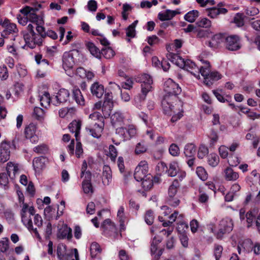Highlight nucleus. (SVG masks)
Listing matches in <instances>:
<instances>
[{
  "label": "nucleus",
  "instance_id": "nucleus-1",
  "mask_svg": "<svg viewBox=\"0 0 260 260\" xmlns=\"http://www.w3.org/2000/svg\"><path fill=\"white\" fill-rule=\"evenodd\" d=\"M165 95L161 102V105L165 114L172 115L174 114L171 121H177L183 116L182 103L178 101L177 95L181 92V88L170 78L164 83Z\"/></svg>",
  "mask_w": 260,
  "mask_h": 260
},
{
  "label": "nucleus",
  "instance_id": "nucleus-2",
  "mask_svg": "<svg viewBox=\"0 0 260 260\" xmlns=\"http://www.w3.org/2000/svg\"><path fill=\"white\" fill-rule=\"evenodd\" d=\"M37 11V9L25 6L19 11L22 15H18L17 18L18 23L23 26L26 25L28 21L35 23L37 34L43 40L46 37L45 28L43 26L44 21L42 17L36 14Z\"/></svg>",
  "mask_w": 260,
  "mask_h": 260
},
{
  "label": "nucleus",
  "instance_id": "nucleus-3",
  "mask_svg": "<svg viewBox=\"0 0 260 260\" xmlns=\"http://www.w3.org/2000/svg\"><path fill=\"white\" fill-rule=\"evenodd\" d=\"M21 207V220L23 224L30 231L32 232L36 236L40 238V235L36 228H34L31 217H34V223L38 228L43 224V219L41 215L36 213V210L31 202H23L20 204Z\"/></svg>",
  "mask_w": 260,
  "mask_h": 260
},
{
  "label": "nucleus",
  "instance_id": "nucleus-4",
  "mask_svg": "<svg viewBox=\"0 0 260 260\" xmlns=\"http://www.w3.org/2000/svg\"><path fill=\"white\" fill-rule=\"evenodd\" d=\"M167 58L173 63L180 68L189 72L196 78H200L201 68H198L194 62L190 59L185 60L178 54L172 53H169L167 54Z\"/></svg>",
  "mask_w": 260,
  "mask_h": 260
},
{
  "label": "nucleus",
  "instance_id": "nucleus-5",
  "mask_svg": "<svg viewBox=\"0 0 260 260\" xmlns=\"http://www.w3.org/2000/svg\"><path fill=\"white\" fill-rule=\"evenodd\" d=\"M234 227V221L231 218L225 217L221 219L218 224L217 229L216 230L215 224L210 223L207 225L208 230L214 234L216 238L222 239L224 235L231 233Z\"/></svg>",
  "mask_w": 260,
  "mask_h": 260
},
{
  "label": "nucleus",
  "instance_id": "nucleus-6",
  "mask_svg": "<svg viewBox=\"0 0 260 260\" xmlns=\"http://www.w3.org/2000/svg\"><path fill=\"white\" fill-rule=\"evenodd\" d=\"M22 34L26 46L34 49L42 45L43 40L35 32L32 24H29L26 29L22 31Z\"/></svg>",
  "mask_w": 260,
  "mask_h": 260
},
{
  "label": "nucleus",
  "instance_id": "nucleus-7",
  "mask_svg": "<svg viewBox=\"0 0 260 260\" xmlns=\"http://www.w3.org/2000/svg\"><path fill=\"white\" fill-rule=\"evenodd\" d=\"M201 61H202V60ZM203 62L205 66L201 67L200 73L204 77V82L206 85L210 86L214 82L221 79L222 76L219 72L213 71L209 73L210 65L208 61L203 60Z\"/></svg>",
  "mask_w": 260,
  "mask_h": 260
},
{
  "label": "nucleus",
  "instance_id": "nucleus-8",
  "mask_svg": "<svg viewBox=\"0 0 260 260\" xmlns=\"http://www.w3.org/2000/svg\"><path fill=\"white\" fill-rule=\"evenodd\" d=\"M78 53V50L75 49L66 52L62 55V67L69 76H72L74 74L72 70L75 62L74 56Z\"/></svg>",
  "mask_w": 260,
  "mask_h": 260
},
{
  "label": "nucleus",
  "instance_id": "nucleus-9",
  "mask_svg": "<svg viewBox=\"0 0 260 260\" xmlns=\"http://www.w3.org/2000/svg\"><path fill=\"white\" fill-rule=\"evenodd\" d=\"M57 255L59 260H69L73 257L75 259L72 260H79V255L77 249L73 248L68 250L67 246L63 244H58L57 248Z\"/></svg>",
  "mask_w": 260,
  "mask_h": 260
},
{
  "label": "nucleus",
  "instance_id": "nucleus-10",
  "mask_svg": "<svg viewBox=\"0 0 260 260\" xmlns=\"http://www.w3.org/2000/svg\"><path fill=\"white\" fill-rule=\"evenodd\" d=\"M179 186L180 184L178 181L177 180H175L168 189V201L169 205L173 207H177L180 204L179 199L176 197Z\"/></svg>",
  "mask_w": 260,
  "mask_h": 260
},
{
  "label": "nucleus",
  "instance_id": "nucleus-11",
  "mask_svg": "<svg viewBox=\"0 0 260 260\" xmlns=\"http://www.w3.org/2000/svg\"><path fill=\"white\" fill-rule=\"evenodd\" d=\"M138 81L141 83V92L145 97L152 90V79L149 75L143 74L139 77Z\"/></svg>",
  "mask_w": 260,
  "mask_h": 260
},
{
  "label": "nucleus",
  "instance_id": "nucleus-12",
  "mask_svg": "<svg viewBox=\"0 0 260 260\" xmlns=\"http://www.w3.org/2000/svg\"><path fill=\"white\" fill-rule=\"evenodd\" d=\"M116 134L123 141H126L134 137L137 134V129L133 125H129L127 127H120L116 129Z\"/></svg>",
  "mask_w": 260,
  "mask_h": 260
},
{
  "label": "nucleus",
  "instance_id": "nucleus-13",
  "mask_svg": "<svg viewBox=\"0 0 260 260\" xmlns=\"http://www.w3.org/2000/svg\"><path fill=\"white\" fill-rule=\"evenodd\" d=\"M148 167L147 162L145 160L140 162L135 169L134 177L137 181H142L148 176Z\"/></svg>",
  "mask_w": 260,
  "mask_h": 260
},
{
  "label": "nucleus",
  "instance_id": "nucleus-14",
  "mask_svg": "<svg viewBox=\"0 0 260 260\" xmlns=\"http://www.w3.org/2000/svg\"><path fill=\"white\" fill-rule=\"evenodd\" d=\"M157 167L162 168L163 169L162 171L167 172L168 176L170 177L176 176L177 175V173L181 169L179 163L176 161H173L170 163L168 169L166 164L164 162L159 163Z\"/></svg>",
  "mask_w": 260,
  "mask_h": 260
},
{
  "label": "nucleus",
  "instance_id": "nucleus-15",
  "mask_svg": "<svg viewBox=\"0 0 260 260\" xmlns=\"http://www.w3.org/2000/svg\"><path fill=\"white\" fill-rule=\"evenodd\" d=\"M226 48L231 51H236L241 48L240 39L237 35H231L225 39Z\"/></svg>",
  "mask_w": 260,
  "mask_h": 260
},
{
  "label": "nucleus",
  "instance_id": "nucleus-16",
  "mask_svg": "<svg viewBox=\"0 0 260 260\" xmlns=\"http://www.w3.org/2000/svg\"><path fill=\"white\" fill-rule=\"evenodd\" d=\"M37 125L30 123L25 127L24 134L26 139H29L32 143L36 144L39 141V137L36 134Z\"/></svg>",
  "mask_w": 260,
  "mask_h": 260
},
{
  "label": "nucleus",
  "instance_id": "nucleus-17",
  "mask_svg": "<svg viewBox=\"0 0 260 260\" xmlns=\"http://www.w3.org/2000/svg\"><path fill=\"white\" fill-rule=\"evenodd\" d=\"M188 228L187 223L183 222H181L177 226V230L180 233L179 236L180 240L184 247H187L188 245V238L186 234L184 233Z\"/></svg>",
  "mask_w": 260,
  "mask_h": 260
},
{
  "label": "nucleus",
  "instance_id": "nucleus-18",
  "mask_svg": "<svg viewBox=\"0 0 260 260\" xmlns=\"http://www.w3.org/2000/svg\"><path fill=\"white\" fill-rule=\"evenodd\" d=\"M70 96L69 91L64 88L60 89L56 95L52 99V101L54 105H57L67 102Z\"/></svg>",
  "mask_w": 260,
  "mask_h": 260
},
{
  "label": "nucleus",
  "instance_id": "nucleus-19",
  "mask_svg": "<svg viewBox=\"0 0 260 260\" xmlns=\"http://www.w3.org/2000/svg\"><path fill=\"white\" fill-rule=\"evenodd\" d=\"M10 144L3 142L0 146V161L4 163L9 159Z\"/></svg>",
  "mask_w": 260,
  "mask_h": 260
},
{
  "label": "nucleus",
  "instance_id": "nucleus-20",
  "mask_svg": "<svg viewBox=\"0 0 260 260\" xmlns=\"http://www.w3.org/2000/svg\"><path fill=\"white\" fill-rule=\"evenodd\" d=\"M104 126L103 122L100 123H95L93 126L87 127L86 129L93 137L98 138L101 136Z\"/></svg>",
  "mask_w": 260,
  "mask_h": 260
},
{
  "label": "nucleus",
  "instance_id": "nucleus-21",
  "mask_svg": "<svg viewBox=\"0 0 260 260\" xmlns=\"http://www.w3.org/2000/svg\"><path fill=\"white\" fill-rule=\"evenodd\" d=\"M91 174L90 172L85 173V177L82 183V187L84 192L86 194H91L93 192V188L91 183Z\"/></svg>",
  "mask_w": 260,
  "mask_h": 260
},
{
  "label": "nucleus",
  "instance_id": "nucleus-22",
  "mask_svg": "<svg viewBox=\"0 0 260 260\" xmlns=\"http://www.w3.org/2000/svg\"><path fill=\"white\" fill-rule=\"evenodd\" d=\"M103 232L105 235L112 236L116 233V229L115 225L109 219L104 220L101 225Z\"/></svg>",
  "mask_w": 260,
  "mask_h": 260
},
{
  "label": "nucleus",
  "instance_id": "nucleus-23",
  "mask_svg": "<svg viewBox=\"0 0 260 260\" xmlns=\"http://www.w3.org/2000/svg\"><path fill=\"white\" fill-rule=\"evenodd\" d=\"M102 180L103 184L105 186L109 185L112 182V171L108 166L103 167Z\"/></svg>",
  "mask_w": 260,
  "mask_h": 260
},
{
  "label": "nucleus",
  "instance_id": "nucleus-24",
  "mask_svg": "<svg viewBox=\"0 0 260 260\" xmlns=\"http://www.w3.org/2000/svg\"><path fill=\"white\" fill-rule=\"evenodd\" d=\"M223 174L224 178L228 181H235L239 178V173L230 167L224 170Z\"/></svg>",
  "mask_w": 260,
  "mask_h": 260
},
{
  "label": "nucleus",
  "instance_id": "nucleus-25",
  "mask_svg": "<svg viewBox=\"0 0 260 260\" xmlns=\"http://www.w3.org/2000/svg\"><path fill=\"white\" fill-rule=\"evenodd\" d=\"M4 28L5 29L2 32V36L3 38H7L11 34H17L18 32V29L17 27L16 24L14 23L10 22L9 20L5 26Z\"/></svg>",
  "mask_w": 260,
  "mask_h": 260
},
{
  "label": "nucleus",
  "instance_id": "nucleus-26",
  "mask_svg": "<svg viewBox=\"0 0 260 260\" xmlns=\"http://www.w3.org/2000/svg\"><path fill=\"white\" fill-rule=\"evenodd\" d=\"M8 175L11 179H14L17 174L19 173V165L17 163L9 161L6 167Z\"/></svg>",
  "mask_w": 260,
  "mask_h": 260
},
{
  "label": "nucleus",
  "instance_id": "nucleus-27",
  "mask_svg": "<svg viewBox=\"0 0 260 260\" xmlns=\"http://www.w3.org/2000/svg\"><path fill=\"white\" fill-rule=\"evenodd\" d=\"M81 122L79 120H74L70 123L69 128L70 131L75 134L76 141L80 140V132L81 129Z\"/></svg>",
  "mask_w": 260,
  "mask_h": 260
},
{
  "label": "nucleus",
  "instance_id": "nucleus-28",
  "mask_svg": "<svg viewBox=\"0 0 260 260\" xmlns=\"http://www.w3.org/2000/svg\"><path fill=\"white\" fill-rule=\"evenodd\" d=\"M91 92L93 96L101 98L104 93V87L98 82H94L90 87Z\"/></svg>",
  "mask_w": 260,
  "mask_h": 260
},
{
  "label": "nucleus",
  "instance_id": "nucleus-29",
  "mask_svg": "<svg viewBox=\"0 0 260 260\" xmlns=\"http://www.w3.org/2000/svg\"><path fill=\"white\" fill-rule=\"evenodd\" d=\"M180 12L177 10H167L164 12H160L158 14V18L161 21L169 20L172 19Z\"/></svg>",
  "mask_w": 260,
  "mask_h": 260
},
{
  "label": "nucleus",
  "instance_id": "nucleus-30",
  "mask_svg": "<svg viewBox=\"0 0 260 260\" xmlns=\"http://www.w3.org/2000/svg\"><path fill=\"white\" fill-rule=\"evenodd\" d=\"M161 241V238L158 237H154L151 245V252L152 254H156L158 257L162 254L161 249H159L158 245Z\"/></svg>",
  "mask_w": 260,
  "mask_h": 260
},
{
  "label": "nucleus",
  "instance_id": "nucleus-31",
  "mask_svg": "<svg viewBox=\"0 0 260 260\" xmlns=\"http://www.w3.org/2000/svg\"><path fill=\"white\" fill-rule=\"evenodd\" d=\"M58 237L61 239H68L70 240L72 237V230L67 224L62 225L59 230Z\"/></svg>",
  "mask_w": 260,
  "mask_h": 260
},
{
  "label": "nucleus",
  "instance_id": "nucleus-32",
  "mask_svg": "<svg viewBox=\"0 0 260 260\" xmlns=\"http://www.w3.org/2000/svg\"><path fill=\"white\" fill-rule=\"evenodd\" d=\"M224 40V38L221 34H216L208 42V45L211 48H215L221 44Z\"/></svg>",
  "mask_w": 260,
  "mask_h": 260
},
{
  "label": "nucleus",
  "instance_id": "nucleus-33",
  "mask_svg": "<svg viewBox=\"0 0 260 260\" xmlns=\"http://www.w3.org/2000/svg\"><path fill=\"white\" fill-rule=\"evenodd\" d=\"M111 119L114 126H120L123 122V116L122 113L117 112L112 115Z\"/></svg>",
  "mask_w": 260,
  "mask_h": 260
},
{
  "label": "nucleus",
  "instance_id": "nucleus-34",
  "mask_svg": "<svg viewBox=\"0 0 260 260\" xmlns=\"http://www.w3.org/2000/svg\"><path fill=\"white\" fill-rule=\"evenodd\" d=\"M45 159L42 157H36L34 159L32 165L36 172H40L45 167Z\"/></svg>",
  "mask_w": 260,
  "mask_h": 260
},
{
  "label": "nucleus",
  "instance_id": "nucleus-35",
  "mask_svg": "<svg viewBox=\"0 0 260 260\" xmlns=\"http://www.w3.org/2000/svg\"><path fill=\"white\" fill-rule=\"evenodd\" d=\"M257 214L258 209L256 208L253 209L246 213V218L248 228H250L252 225L253 220L255 219V217Z\"/></svg>",
  "mask_w": 260,
  "mask_h": 260
},
{
  "label": "nucleus",
  "instance_id": "nucleus-36",
  "mask_svg": "<svg viewBox=\"0 0 260 260\" xmlns=\"http://www.w3.org/2000/svg\"><path fill=\"white\" fill-rule=\"evenodd\" d=\"M73 97L76 102L79 105H85V100L80 89L74 88L73 90Z\"/></svg>",
  "mask_w": 260,
  "mask_h": 260
},
{
  "label": "nucleus",
  "instance_id": "nucleus-37",
  "mask_svg": "<svg viewBox=\"0 0 260 260\" xmlns=\"http://www.w3.org/2000/svg\"><path fill=\"white\" fill-rule=\"evenodd\" d=\"M86 47L90 52L91 54L97 58L101 57V52L99 49L91 42H88L86 44Z\"/></svg>",
  "mask_w": 260,
  "mask_h": 260
},
{
  "label": "nucleus",
  "instance_id": "nucleus-38",
  "mask_svg": "<svg viewBox=\"0 0 260 260\" xmlns=\"http://www.w3.org/2000/svg\"><path fill=\"white\" fill-rule=\"evenodd\" d=\"M199 16V11L196 10H193L187 13L184 15V18L186 21L190 23H192L195 21Z\"/></svg>",
  "mask_w": 260,
  "mask_h": 260
},
{
  "label": "nucleus",
  "instance_id": "nucleus-39",
  "mask_svg": "<svg viewBox=\"0 0 260 260\" xmlns=\"http://www.w3.org/2000/svg\"><path fill=\"white\" fill-rule=\"evenodd\" d=\"M196 152V148L194 144H188L184 147V153L186 157H193Z\"/></svg>",
  "mask_w": 260,
  "mask_h": 260
},
{
  "label": "nucleus",
  "instance_id": "nucleus-40",
  "mask_svg": "<svg viewBox=\"0 0 260 260\" xmlns=\"http://www.w3.org/2000/svg\"><path fill=\"white\" fill-rule=\"evenodd\" d=\"M113 107V102H104L102 106V112L105 117L109 116Z\"/></svg>",
  "mask_w": 260,
  "mask_h": 260
},
{
  "label": "nucleus",
  "instance_id": "nucleus-41",
  "mask_svg": "<svg viewBox=\"0 0 260 260\" xmlns=\"http://www.w3.org/2000/svg\"><path fill=\"white\" fill-rule=\"evenodd\" d=\"M138 22V20L135 21L133 23L126 28V35L128 38H133L136 36L135 27Z\"/></svg>",
  "mask_w": 260,
  "mask_h": 260
},
{
  "label": "nucleus",
  "instance_id": "nucleus-42",
  "mask_svg": "<svg viewBox=\"0 0 260 260\" xmlns=\"http://www.w3.org/2000/svg\"><path fill=\"white\" fill-rule=\"evenodd\" d=\"M141 181L142 186L145 190L150 189L153 186V183L152 177L150 175H148L146 177Z\"/></svg>",
  "mask_w": 260,
  "mask_h": 260
},
{
  "label": "nucleus",
  "instance_id": "nucleus-43",
  "mask_svg": "<svg viewBox=\"0 0 260 260\" xmlns=\"http://www.w3.org/2000/svg\"><path fill=\"white\" fill-rule=\"evenodd\" d=\"M40 101L41 106L45 108H47L48 106H49L51 101L49 93L47 92H45L40 96Z\"/></svg>",
  "mask_w": 260,
  "mask_h": 260
},
{
  "label": "nucleus",
  "instance_id": "nucleus-44",
  "mask_svg": "<svg viewBox=\"0 0 260 260\" xmlns=\"http://www.w3.org/2000/svg\"><path fill=\"white\" fill-rule=\"evenodd\" d=\"M208 162L210 166L215 167L219 164V158L216 154L211 153L208 156Z\"/></svg>",
  "mask_w": 260,
  "mask_h": 260
},
{
  "label": "nucleus",
  "instance_id": "nucleus-45",
  "mask_svg": "<svg viewBox=\"0 0 260 260\" xmlns=\"http://www.w3.org/2000/svg\"><path fill=\"white\" fill-rule=\"evenodd\" d=\"M117 218L121 228L123 229L124 223L126 220V217L124 214V209L122 206H121L117 211Z\"/></svg>",
  "mask_w": 260,
  "mask_h": 260
},
{
  "label": "nucleus",
  "instance_id": "nucleus-46",
  "mask_svg": "<svg viewBox=\"0 0 260 260\" xmlns=\"http://www.w3.org/2000/svg\"><path fill=\"white\" fill-rule=\"evenodd\" d=\"M198 176L203 181L206 180L208 178V174L206 170L202 167H198L196 170Z\"/></svg>",
  "mask_w": 260,
  "mask_h": 260
},
{
  "label": "nucleus",
  "instance_id": "nucleus-47",
  "mask_svg": "<svg viewBox=\"0 0 260 260\" xmlns=\"http://www.w3.org/2000/svg\"><path fill=\"white\" fill-rule=\"evenodd\" d=\"M101 252L100 245L96 243H92L90 245V254L92 257H95Z\"/></svg>",
  "mask_w": 260,
  "mask_h": 260
},
{
  "label": "nucleus",
  "instance_id": "nucleus-48",
  "mask_svg": "<svg viewBox=\"0 0 260 260\" xmlns=\"http://www.w3.org/2000/svg\"><path fill=\"white\" fill-rule=\"evenodd\" d=\"M133 84L134 82L132 79L128 78L126 80L125 82L121 83V86L117 84H115V85H116L118 89L120 90L121 87L125 89L129 90L133 87Z\"/></svg>",
  "mask_w": 260,
  "mask_h": 260
},
{
  "label": "nucleus",
  "instance_id": "nucleus-49",
  "mask_svg": "<svg viewBox=\"0 0 260 260\" xmlns=\"http://www.w3.org/2000/svg\"><path fill=\"white\" fill-rule=\"evenodd\" d=\"M45 113L43 109L39 107H35L34 109L33 116L38 120L42 119L44 116Z\"/></svg>",
  "mask_w": 260,
  "mask_h": 260
},
{
  "label": "nucleus",
  "instance_id": "nucleus-50",
  "mask_svg": "<svg viewBox=\"0 0 260 260\" xmlns=\"http://www.w3.org/2000/svg\"><path fill=\"white\" fill-rule=\"evenodd\" d=\"M48 150V147L47 145L45 144H42L38 145L34 148V151L37 153L40 154H44L46 153Z\"/></svg>",
  "mask_w": 260,
  "mask_h": 260
},
{
  "label": "nucleus",
  "instance_id": "nucleus-51",
  "mask_svg": "<svg viewBox=\"0 0 260 260\" xmlns=\"http://www.w3.org/2000/svg\"><path fill=\"white\" fill-rule=\"evenodd\" d=\"M107 155L110 157V159L112 161H115L117 156V151L113 145H111L109 146V152Z\"/></svg>",
  "mask_w": 260,
  "mask_h": 260
},
{
  "label": "nucleus",
  "instance_id": "nucleus-52",
  "mask_svg": "<svg viewBox=\"0 0 260 260\" xmlns=\"http://www.w3.org/2000/svg\"><path fill=\"white\" fill-rule=\"evenodd\" d=\"M245 12L246 14L249 17L255 16L259 12V10L257 8L253 7L247 8L245 9Z\"/></svg>",
  "mask_w": 260,
  "mask_h": 260
},
{
  "label": "nucleus",
  "instance_id": "nucleus-53",
  "mask_svg": "<svg viewBox=\"0 0 260 260\" xmlns=\"http://www.w3.org/2000/svg\"><path fill=\"white\" fill-rule=\"evenodd\" d=\"M240 162V160L237 155H232L228 159V163L232 167H236Z\"/></svg>",
  "mask_w": 260,
  "mask_h": 260
},
{
  "label": "nucleus",
  "instance_id": "nucleus-54",
  "mask_svg": "<svg viewBox=\"0 0 260 260\" xmlns=\"http://www.w3.org/2000/svg\"><path fill=\"white\" fill-rule=\"evenodd\" d=\"M208 153L207 147L204 145H201L199 148L198 157L199 158H203Z\"/></svg>",
  "mask_w": 260,
  "mask_h": 260
},
{
  "label": "nucleus",
  "instance_id": "nucleus-55",
  "mask_svg": "<svg viewBox=\"0 0 260 260\" xmlns=\"http://www.w3.org/2000/svg\"><path fill=\"white\" fill-rule=\"evenodd\" d=\"M169 151L170 154L174 156H177L180 153L179 147L175 144H172L170 146Z\"/></svg>",
  "mask_w": 260,
  "mask_h": 260
},
{
  "label": "nucleus",
  "instance_id": "nucleus-56",
  "mask_svg": "<svg viewBox=\"0 0 260 260\" xmlns=\"http://www.w3.org/2000/svg\"><path fill=\"white\" fill-rule=\"evenodd\" d=\"M154 220V216L153 212L151 210H148L146 212L145 215V221L147 224L151 225Z\"/></svg>",
  "mask_w": 260,
  "mask_h": 260
},
{
  "label": "nucleus",
  "instance_id": "nucleus-57",
  "mask_svg": "<svg viewBox=\"0 0 260 260\" xmlns=\"http://www.w3.org/2000/svg\"><path fill=\"white\" fill-rule=\"evenodd\" d=\"M9 248V239L3 238L0 240V252H5Z\"/></svg>",
  "mask_w": 260,
  "mask_h": 260
},
{
  "label": "nucleus",
  "instance_id": "nucleus-58",
  "mask_svg": "<svg viewBox=\"0 0 260 260\" xmlns=\"http://www.w3.org/2000/svg\"><path fill=\"white\" fill-rule=\"evenodd\" d=\"M197 24L199 27L207 28L211 26V22L208 19L204 18L198 21Z\"/></svg>",
  "mask_w": 260,
  "mask_h": 260
},
{
  "label": "nucleus",
  "instance_id": "nucleus-59",
  "mask_svg": "<svg viewBox=\"0 0 260 260\" xmlns=\"http://www.w3.org/2000/svg\"><path fill=\"white\" fill-rule=\"evenodd\" d=\"M17 71L20 77H24L27 74V71L25 66L22 64H18L16 66Z\"/></svg>",
  "mask_w": 260,
  "mask_h": 260
},
{
  "label": "nucleus",
  "instance_id": "nucleus-60",
  "mask_svg": "<svg viewBox=\"0 0 260 260\" xmlns=\"http://www.w3.org/2000/svg\"><path fill=\"white\" fill-rule=\"evenodd\" d=\"M102 54L106 58H111L114 56L115 52L111 48L108 47L102 50Z\"/></svg>",
  "mask_w": 260,
  "mask_h": 260
},
{
  "label": "nucleus",
  "instance_id": "nucleus-61",
  "mask_svg": "<svg viewBox=\"0 0 260 260\" xmlns=\"http://www.w3.org/2000/svg\"><path fill=\"white\" fill-rule=\"evenodd\" d=\"M199 201L202 203H206L209 200L208 195L205 193L204 191L199 189Z\"/></svg>",
  "mask_w": 260,
  "mask_h": 260
},
{
  "label": "nucleus",
  "instance_id": "nucleus-62",
  "mask_svg": "<svg viewBox=\"0 0 260 260\" xmlns=\"http://www.w3.org/2000/svg\"><path fill=\"white\" fill-rule=\"evenodd\" d=\"M229 148L224 145H222L219 147L218 151L220 157L222 158H226L229 155L228 152Z\"/></svg>",
  "mask_w": 260,
  "mask_h": 260
},
{
  "label": "nucleus",
  "instance_id": "nucleus-63",
  "mask_svg": "<svg viewBox=\"0 0 260 260\" xmlns=\"http://www.w3.org/2000/svg\"><path fill=\"white\" fill-rule=\"evenodd\" d=\"M207 15L211 18H215L217 17L218 14V8L217 7H213L207 9Z\"/></svg>",
  "mask_w": 260,
  "mask_h": 260
},
{
  "label": "nucleus",
  "instance_id": "nucleus-64",
  "mask_svg": "<svg viewBox=\"0 0 260 260\" xmlns=\"http://www.w3.org/2000/svg\"><path fill=\"white\" fill-rule=\"evenodd\" d=\"M147 151V147L146 146L141 143H139L137 144L135 148V153L137 154L143 153Z\"/></svg>",
  "mask_w": 260,
  "mask_h": 260
}]
</instances>
